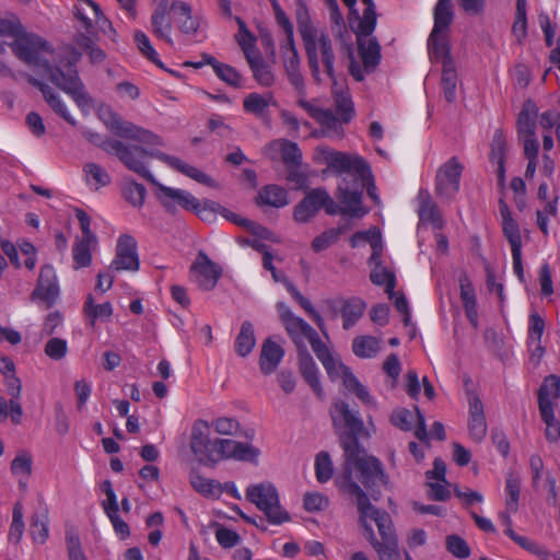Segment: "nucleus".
Segmentation results:
<instances>
[{
    "label": "nucleus",
    "mask_w": 560,
    "mask_h": 560,
    "mask_svg": "<svg viewBox=\"0 0 560 560\" xmlns=\"http://www.w3.org/2000/svg\"><path fill=\"white\" fill-rule=\"evenodd\" d=\"M94 240H77L72 247L73 256V269L78 270L84 267H89L92 262V254L90 245L95 243Z\"/></svg>",
    "instance_id": "nucleus-42"
},
{
    "label": "nucleus",
    "mask_w": 560,
    "mask_h": 560,
    "mask_svg": "<svg viewBox=\"0 0 560 560\" xmlns=\"http://www.w3.org/2000/svg\"><path fill=\"white\" fill-rule=\"evenodd\" d=\"M361 192L359 190L350 191L346 185H338L336 198L342 206V215L361 219L369 210L362 203Z\"/></svg>",
    "instance_id": "nucleus-19"
},
{
    "label": "nucleus",
    "mask_w": 560,
    "mask_h": 560,
    "mask_svg": "<svg viewBox=\"0 0 560 560\" xmlns=\"http://www.w3.org/2000/svg\"><path fill=\"white\" fill-rule=\"evenodd\" d=\"M453 8L452 0L438 1L433 11L434 26L432 31H435V33L448 32V27L454 20Z\"/></svg>",
    "instance_id": "nucleus-35"
},
{
    "label": "nucleus",
    "mask_w": 560,
    "mask_h": 560,
    "mask_svg": "<svg viewBox=\"0 0 560 560\" xmlns=\"http://www.w3.org/2000/svg\"><path fill=\"white\" fill-rule=\"evenodd\" d=\"M317 160L325 163L328 168L337 174H348V172H362L359 161H365L360 156H353L343 152L335 151L328 147H317Z\"/></svg>",
    "instance_id": "nucleus-15"
},
{
    "label": "nucleus",
    "mask_w": 560,
    "mask_h": 560,
    "mask_svg": "<svg viewBox=\"0 0 560 560\" xmlns=\"http://www.w3.org/2000/svg\"><path fill=\"white\" fill-rule=\"evenodd\" d=\"M83 313L89 318L91 325L94 326L96 319H109L113 314V306L109 302L96 305L92 294H89L83 306Z\"/></svg>",
    "instance_id": "nucleus-40"
},
{
    "label": "nucleus",
    "mask_w": 560,
    "mask_h": 560,
    "mask_svg": "<svg viewBox=\"0 0 560 560\" xmlns=\"http://www.w3.org/2000/svg\"><path fill=\"white\" fill-rule=\"evenodd\" d=\"M256 203L258 206L267 205L275 208H281L289 203L288 192L284 188L278 185H266L264 186L256 197Z\"/></svg>",
    "instance_id": "nucleus-31"
},
{
    "label": "nucleus",
    "mask_w": 560,
    "mask_h": 560,
    "mask_svg": "<svg viewBox=\"0 0 560 560\" xmlns=\"http://www.w3.org/2000/svg\"><path fill=\"white\" fill-rule=\"evenodd\" d=\"M127 145H128V148H132V149L137 148L142 151V152L132 153V155H131V159L136 163L140 164L143 170V171H139L136 173L156 187L158 191L155 192V196H156L158 200L160 201V203L162 205V207L165 209V211L170 214L174 215L177 212V208L175 205L176 198L167 196V191L165 189H170V190H177V189L167 187V186L161 184L160 182H158L156 178L152 175V173L147 168V166L144 164L145 158H148V156L155 158V159L166 163L172 168L180 172L182 174L188 176L189 178H191L200 184H203L208 187H212V188L219 187L218 183L214 179H212L209 175H207L202 171L198 170L197 167L185 163L184 161H182L180 159H178L176 156L166 154L160 150L149 151L145 148L138 145V144H127Z\"/></svg>",
    "instance_id": "nucleus-3"
},
{
    "label": "nucleus",
    "mask_w": 560,
    "mask_h": 560,
    "mask_svg": "<svg viewBox=\"0 0 560 560\" xmlns=\"http://www.w3.org/2000/svg\"><path fill=\"white\" fill-rule=\"evenodd\" d=\"M380 350V341L373 336L355 337L352 341V351L359 358H372Z\"/></svg>",
    "instance_id": "nucleus-43"
},
{
    "label": "nucleus",
    "mask_w": 560,
    "mask_h": 560,
    "mask_svg": "<svg viewBox=\"0 0 560 560\" xmlns=\"http://www.w3.org/2000/svg\"><path fill=\"white\" fill-rule=\"evenodd\" d=\"M428 51L432 62H442V66L454 63L451 56V45L446 32L432 31L428 38Z\"/></svg>",
    "instance_id": "nucleus-23"
},
{
    "label": "nucleus",
    "mask_w": 560,
    "mask_h": 560,
    "mask_svg": "<svg viewBox=\"0 0 560 560\" xmlns=\"http://www.w3.org/2000/svg\"><path fill=\"white\" fill-rule=\"evenodd\" d=\"M316 47L318 55V63L322 62L324 72L332 81V88L337 86V75L335 70L336 55L332 48V43L327 33H320L316 37Z\"/></svg>",
    "instance_id": "nucleus-22"
},
{
    "label": "nucleus",
    "mask_w": 560,
    "mask_h": 560,
    "mask_svg": "<svg viewBox=\"0 0 560 560\" xmlns=\"http://www.w3.org/2000/svg\"><path fill=\"white\" fill-rule=\"evenodd\" d=\"M31 535L34 541H38L40 544L45 542L48 538V526H47V515L43 513L42 515L34 514L32 516L31 522Z\"/></svg>",
    "instance_id": "nucleus-55"
},
{
    "label": "nucleus",
    "mask_w": 560,
    "mask_h": 560,
    "mask_svg": "<svg viewBox=\"0 0 560 560\" xmlns=\"http://www.w3.org/2000/svg\"><path fill=\"white\" fill-rule=\"evenodd\" d=\"M413 413L406 408H398L390 415V422L402 431H411L413 422Z\"/></svg>",
    "instance_id": "nucleus-60"
},
{
    "label": "nucleus",
    "mask_w": 560,
    "mask_h": 560,
    "mask_svg": "<svg viewBox=\"0 0 560 560\" xmlns=\"http://www.w3.org/2000/svg\"><path fill=\"white\" fill-rule=\"evenodd\" d=\"M337 242H338L337 233H335V231H332L331 229H328V230L324 231L322 234H319L318 236H316L312 241L311 246L314 252L319 253L322 250L327 249L328 247H330L331 245H334Z\"/></svg>",
    "instance_id": "nucleus-64"
},
{
    "label": "nucleus",
    "mask_w": 560,
    "mask_h": 560,
    "mask_svg": "<svg viewBox=\"0 0 560 560\" xmlns=\"http://www.w3.org/2000/svg\"><path fill=\"white\" fill-rule=\"evenodd\" d=\"M206 62L211 66L215 74L226 84L240 89L242 88V74L232 66L218 61L214 57L203 54Z\"/></svg>",
    "instance_id": "nucleus-32"
},
{
    "label": "nucleus",
    "mask_w": 560,
    "mask_h": 560,
    "mask_svg": "<svg viewBox=\"0 0 560 560\" xmlns=\"http://www.w3.org/2000/svg\"><path fill=\"white\" fill-rule=\"evenodd\" d=\"M446 549L454 557L459 559H466L470 556L468 544L458 535H450L446 537Z\"/></svg>",
    "instance_id": "nucleus-56"
},
{
    "label": "nucleus",
    "mask_w": 560,
    "mask_h": 560,
    "mask_svg": "<svg viewBox=\"0 0 560 560\" xmlns=\"http://www.w3.org/2000/svg\"><path fill=\"white\" fill-rule=\"evenodd\" d=\"M165 190L167 191V196L176 198L175 205L177 203L179 207L187 211H192L202 221L211 222L215 219L217 214H220L228 221L242 226L246 220L245 218H242L238 214L232 212L217 201L209 199L199 201L191 194L185 190Z\"/></svg>",
    "instance_id": "nucleus-5"
},
{
    "label": "nucleus",
    "mask_w": 560,
    "mask_h": 560,
    "mask_svg": "<svg viewBox=\"0 0 560 560\" xmlns=\"http://www.w3.org/2000/svg\"><path fill=\"white\" fill-rule=\"evenodd\" d=\"M300 56L299 52L291 54L290 56L283 57V65L285 69V73L290 83L298 90H302L304 88L303 75L300 71Z\"/></svg>",
    "instance_id": "nucleus-46"
},
{
    "label": "nucleus",
    "mask_w": 560,
    "mask_h": 560,
    "mask_svg": "<svg viewBox=\"0 0 560 560\" xmlns=\"http://www.w3.org/2000/svg\"><path fill=\"white\" fill-rule=\"evenodd\" d=\"M140 268L137 241L130 234H122L117 240L116 255L108 269L113 271H138Z\"/></svg>",
    "instance_id": "nucleus-13"
},
{
    "label": "nucleus",
    "mask_w": 560,
    "mask_h": 560,
    "mask_svg": "<svg viewBox=\"0 0 560 560\" xmlns=\"http://www.w3.org/2000/svg\"><path fill=\"white\" fill-rule=\"evenodd\" d=\"M540 395L549 404H552L551 397L558 399L560 397V377L556 374H550L545 377L538 390V407L540 408Z\"/></svg>",
    "instance_id": "nucleus-49"
},
{
    "label": "nucleus",
    "mask_w": 560,
    "mask_h": 560,
    "mask_svg": "<svg viewBox=\"0 0 560 560\" xmlns=\"http://www.w3.org/2000/svg\"><path fill=\"white\" fill-rule=\"evenodd\" d=\"M102 119L106 127L109 128L117 137L149 145L164 144L160 136L148 129L136 126L130 121L124 120L118 113L109 108L104 112Z\"/></svg>",
    "instance_id": "nucleus-8"
},
{
    "label": "nucleus",
    "mask_w": 560,
    "mask_h": 560,
    "mask_svg": "<svg viewBox=\"0 0 560 560\" xmlns=\"http://www.w3.org/2000/svg\"><path fill=\"white\" fill-rule=\"evenodd\" d=\"M217 444L219 456H221L220 462L231 457L241 460H255L259 454L255 447L234 440L219 439Z\"/></svg>",
    "instance_id": "nucleus-21"
},
{
    "label": "nucleus",
    "mask_w": 560,
    "mask_h": 560,
    "mask_svg": "<svg viewBox=\"0 0 560 560\" xmlns=\"http://www.w3.org/2000/svg\"><path fill=\"white\" fill-rule=\"evenodd\" d=\"M389 478L382 462L369 455L364 447H355L343 452V464L340 475L335 479L338 490L354 499L370 498L378 501L382 486H387Z\"/></svg>",
    "instance_id": "nucleus-2"
},
{
    "label": "nucleus",
    "mask_w": 560,
    "mask_h": 560,
    "mask_svg": "<svg viewBox=\"0 0 560 560\" xmlns=\"http://www.w3.org/2000/svg\"><path fill=\"white\" fill-rule=\"evenodd\" d=\"M190 271L197 273L196 282L202 291L213 290L222 276V269L203 252H199L190 266Z\"/></svg>",
    "instance_id": "nucleus-16"
},
{
    "label": "nucleus",
    "mask_w": 560,
    "mask_h": 560,
    "mask_svg": "<svg viewBox=\"0 0 560 560\" xmlns=\"http://www.w3.org/2000/svg\"><path fill=\"white\" fill-rule=\"evenodd\" d=\"M366 304L360 298H351L345 301L341 308L342 327L348 330L363 316Z\"/></svg>",
    "instance_id": "nucleus-36"
},
{
    "label": "nucleus",
    "mask_w": 560,
    "mask_h": 560,
    "mask_svg": "<svg viewBox=\"0 0 560 560\" xmlns=\"http://www.w3.org/2000/svg\"><path fill=\"white\" fill-rule=\"evenodd\" d=\"M334 474L332 462L327 452H319L315 458V475L320 483L327 482Z\"/></svg>",
    "instance_id": "nucleus-48"
},
{
    "label": "nucleus",
    "mask_w": 560,
    "mask_h": 560,
    "mask_svg": "<svg viewBox=\"0 0 560 560\" xmlns=\"http://www.w3.org/2000/svg\"><path fill=\"white\" fill-rule=\"evenodd\" d=\"M463 165L456 156L451 158L436 172L435 194L445 199H453L459 189Z\"/></svg>",
    "instance_id": "nucleus-11"
},
{
    "label": "nucleus",
    "mask_w": 560,
    "mask_h": 560,
    "mask_svg": "<svg viewBox=\"0 0 560 560\" xmlns=\"http://www.w3.org/2000/svg\"><path fill=\"white\" fill-rule=\"evenodd\" d=\"M82 135L89 142L101 148L106 153L116 155L118 160L130 171H143L142 166L131 159L132 153L142 152L141 150L137 148H128L127 144L117 139H103L100 133L91 130H83Z\"/></svg>",
    "instance_id": "nucleus-10"
},
{
    "label": "nucleus",
    "mask_w": 560,
    "mask_h": 560,
    "mask_svg": "<svg viewBox=\"0 0 560 560\" xmlns=\"http://www.w3.org/2000/svg\"><path fill=\"white\" fill-rule=\"evenodd\" d=\"M419 220L421 223H430L433 229L441 230L443 228V219L436 203L432 200L427 190H420L419 196Z\"/></svg>",
    "instance_id": "nucleus-25"
},
{
    "label": "nucleus",
    "mask_w": 560,
    "mask_h": 560,
    "mask_svg": "<svg viewBox=\"0 0 560 560\" xmlns=\"http://www.w3.org/2000/svg\"><path fill=\"white\" fill-rule=\"evenodd\" d=\"M281 159L287 167L301 165L302 152L295 142L284 141L281 148Z\"/></svg>",
    "instance_id": "nucleus-58"
},
{
    "label": "nucleus",
    "mask_w": 560,
    "mask_h": 560,
    "mask_svg": "<svg viewBox=\"0 0 560 560\" xmlns=\"http://www.w3.org/2000/svg\"><path fill=\"white\" fill-rule=\"evenodd\" d=\"M506 139L502 129H497L490 143L489 158L498 167L505 166Z\"/></svg>",
    "instance_id": "nucleus-47"
},
{
    "label": "nucleus",
    "mask_w": 560,
    "mask_h": 560,
    "mask_svg": "<svg viewBox=\"0 0 560 560\" xmlns=\"http://www.w3.org/2000/svg\"><path fill=\"white\" fill-rule=\"evenodd\" d=\"M135 42L142 55L159 68H163L162 61L159 59L158 52L152 47L149 37L141 31L135 33Z\"/></svg>",
    "instance_id": "nucleus-52"
},
{
    "label": "nucleus",
    "mask_w": 560,
    "mask_h": 560,
    "mask_svg": "<svg viewBox=\"0 0 560 560\" xmlns=\"http://www.w3.org/2000/svg\"><path fill=\"white\" fill-rule=\"evenodd\" d=\"M256 345V338L254 332V326L250 322L245 320L240 329L238 335L235 339V351L236 353L245 358L248 355Z\"/></svg>",
    "instance_id": "nucleus-38"
},
{
    "label": "nucleus",
    "mask_w": 560,
    "mask_h": 560,
    "mask_svg": "<svg viewBox=\"0 0 560 560\" xmlns=\"http://www.w3.org/2000/svg\"><path fill=\"white\" fill-rule=\"evenodd\" d=\"M459 289H460V299L463 301V306L476 305V294L475 288L468 275L466 272H462L458 278Z\"/></svg>",
    "instance_id": "nucleus-57"
},
{
    "label": "nucleus",
    "mask_w": 560,
    "mask_h": 560,
    "mask_svg": "<svg viewBox=\"0 0 560 560\" xmlns=\"http://www.w3.org/2000/svg\"><path fill=\"white\" fill-rule=\"evenodd\" d=\"M457 71L455 63L442 66L441 85L446 102L453 103L456 98Z\"/></svg>",
    "instance_id": "nucleus-41"
},
{
    "label": "nucleus",
    "mask_w": 560,
    "mask_h": 560,
    "mask_svg": "<svg viewBox=\"0 0 560 560\" xmlns=\"http://www.w3.org/2000/svg\"><path fill=\"white\" fill-rule=\"evenodd\" d=\"M284 355V349L271 337L267 338L262 346L259 358V368L265 375L275 372Z\"/></svg>",
    "instance_id": "nucleus-24"
},
{
    "label": "nucleus",
    "mask_w": 560,
    "mask_h": 560,
    "mask_svg": "<svg viewBox=\"0 0 560 560\" xmlns=\"http://www.w3.org/2000/svg\"><path fill=\"white\" fill-rule=\"evenodd\" d=\"M361 1L365 5V9L363 10L362 15L359 14L357 25H353V27H360L363 35H372L375 30L377 20L375 3L373 0Z\"/></svg>",
    "instance_id": "nucleus-44"
},
{
    "label": "nucleus",
    "mask_w": 560,
    "mask_h": 560,
    "mask_svg": "<svg viewBox=\"0 0 560 560\" xmlns=\"http://www.w3.org/2000/svg\"><path fill=\"white\" fill-rule=\"evenodd\" d=\"M192 488L205 495H215L221 493V483L213 479H207L199 475L190 478Z\"/></svg>",
    "instance_id": "nucleus-53"
},
{
    "label": "nucleus",
    "mask_w": 560,
    "mask_h": 560,
    "mask_svg": "<svg viewBox=\"0 0 560 560\" xmlns=\"http://www.w3.org/2000/svg\"><path fill=\"white\" fill-rule=\"evenodd\" d=\"M246 499L264 512L269 523L280 525L290 521L289 513L280 505L279 493L273 485L266 482L249 486Z\"/></svg>",
    "instance_id": "nucleus-6"
},
{
    "label": "nucleus",
    "mask_w": 560,
    "mask_h": 560,
    "mask_svg": "<svg viewBox=\"0 0 560 560\" xmlns=\"http://www.w3.org/2000/svg\"><path fill=\"white\" fill-rule=\"evenodd\" d=\"M10 46L21 60L42 67L48 80L70 95L80 109L83 112L90 109L93 100L86 92L85 85L79 75L77 65L82 54L75 47H65L58 52L52 65L39 56L40 50L47 49V43L35 34L26 33L25 30Z\"/></svg>",
    "instance_id": "nucleus-1"
},
{
    "label": "nucleus",
    "mask_w": 560,
    "mask_h": 560,
    "mask_svg": "<svg viewBox=\"0 0 560 560\" xmlns=\"http://www.w3.org/2000/svg\"><path fill=\"white\" fill-rule=\"evenodd\" d=\"M505 490H506V495H508L506 506L510 511L515 512L517 510L520 492H521L520 479L510 475L509 478L506 479Z\"/></svg>",
    "instance_id": "nucleus-59"
},
{
    "label": "nucleus",
    "mask_w": 560,
    "mask_h": 560,
    "mask_svg": "<svg viewBox=\"0 0 560 560\" xmlns=\"http://www.w3.org/2000/svg\"><path fill=\"white\" fill-rule=\"evenodd\" d=\"M10 469L13 475L24 474L30 476L32 474V456L22 452L11 462Z\"/></svg>",
    "instance_id": "nucleus-63"
},
{
    "label": "nucleus",
    "mask_w": 560,
    "mask_h": 560,
    "mask_svg": "<svg viewBox=\"0 0 560 560\" xmlns=\"http://www.w3.org/2000/svg\"><path fill=\"white\" fill-rule=\"evenodd\" d=\"M28 82L37 88L45 101L47 102V104L50 106V108L57 114L59 115L60 117H62L68 124H70L71 126H75L77 125V121L74 120V118L68 113L67 110V107L66 105L62 103L60 96L54 92V90L46 83L37 80V79H34V78H30L28 79Z\"/></svg>",
    "instance_id": "nucleus-26"
},
{
    "label": "nucleus",
    "mask_w": 560,
    "mask_h": 560,
    "mask_svg": "<svg viewBox=\"0 0 560 560\" xmlns=\"http://www.w3.org/2000/svg\"><path fill=\"white\" fill-rule=\"evenodd\" d=\"M540 416L546 424V439L553 443L560 439V421L555 418L553 405L540 395Z\"/></svg>",
    "instance_id": "nucleus-33"
},
{
    "label": "nucleus",
    "mask_w": 560,
    "mask_h": 560,
    "mask_svg": "<svg viewBox=\"0 0 560 560\" xmlns=\"http://www.w3.org/2000/svg\"><path fill=\"white\" fill-rule=\"evenodd\" d=\"M171 13H173L175 18V4L168 3L167 0H160L151 15V25L152 32L156 37L173 45V40L170 37V33L173 28Z\"/></svg>",
    "instance_id": "nucleus-18"
},
{
    "label": "nucleus",
    "mask_w": 560,
    "mask_h": 560,
    "mask_svg": "<svg viewBox=\"0 0 560 560\" xmlns=\"http://www.w3.org/2000/svg\"><path fill=\"white\" fill-rule=\"evenodd\" d=\"M175 21L178 22V28L184 34H195L199 28V20L192 16L189 3L175 4Z\"/></svg>",
    "instance_id": "nucleus-37"
},
{
    "label": "nucleus",
    "mask_w": 560,
    "mask_h": 560,
    "mask_svg": "<svg viewBox=\"0 0 560 560\" xmlns=\"http://www.w3.org/2000/svg\"><path fill=\"white\" fill-rule=\"evenodd\" d=\"M218 440L209 438V425L206 421H198L194 424L190 436V450L199 463L214 466L220 462Z\"/></svg>",
    "instance_id": "nucleus-9"
},
{
    "label": "nucleus",
    "mask_w": 560,
    "mask_h": 560,
    "mask_svg": "<svg viewBox=\"0 0 560 560\" xmlns=\"http://www.w3.org/2000/svg\"><path fill=\"white\" fill-rule=\"evenodd\" d=\"M320 199L318 188L311 189L304 198L294 207L293 218L299 223L308 222L319 210Z\"/></svg>",
    "instance_id": "nucleus-28"
},
{
    "label": "nucleus",
    "mask_w": 560,
    "mask_h": 560,
    "mask_svg": "<svg viewBox=\"0 0 560 560\" xmlns=\"http://www.w3.org/2000/svg\"><path fill=\"white\" fill-rule=\"evenodd\" d=\"M370 280L376 285H385V291L392 298L396 287V277L394 272L386 268L375 269L370 275Z\"/></svg>",
    "instance_id": "nucleus-51"
},
{
    "label": "nucleus",
    "mask_w": 560,
    "mask_h": 560,
    "mask_svg": "<svg viewBox=\"0 0 560 560\" xmlns=\"http://www.w3.org/2000/svg\"><path fill=\"white\" fill-rule=\"evenodd\" d=\"M245 59L253 72V77L258 84L265 88H269L275 83V75L271 68L265 61L261 54H252L245 51Z\"/></svg>",
    "instance_id": "nucleus-27"
},
{
    "label": "nucleus",
    "mask_w": 560,
    "mask_h": 560,
    "mask_svg": "<svg viewBox=\"0 0 560 560\" xmlns=\"http://www.w3.org/2000/svg\"><path fill=\"white\" fill-rule=\"evenodd\" d=\"M277 310L279 312L280 320L282 322L284 329L294 343L296 350L307 348L304 342V338L307 339L315 329L303 318L295 316L285 303L278 302Z\"/></svg>",
    "instance_id": "nucleus-12"
},
{
    "label": "nucleus",
    "mask_w": 560,
    "mask_h": 560,
    "mask_svg": "<svg viewBox=\"0 0 560 560\" xmlns=\"http://www.w3.org/2000/svg\"><path fill=\"white\" fill-rule=\"evenodd\" d=\"M22 510V504L20 502H16L13 508L12 524L9 532V538L11 540L14 539L16 544L21 540V537L24 532Z\"/></svg>",
    "instance_id": "nucleus-61"
},
{
    "label": "nucleus",
    "mask_w": 560,
    "mask_h": 560,
    "mask_svg": "<svg viewBox=\"0 0 560 560\" xmlns=\"http://www.w3.org/2000/svg\"><path fill=\"white\" fill-rule=\"evenodd\" d=\"M59 285L55 268L46 264L40 267L36 287L31 294L32 300H40L46 307H51L59 296Z\"/></svg>",
    "instance_id": "nucleus-14"
},
{
    "label": "nucleus",
    "mask_w": 560,
    "mask_h": 560,
    "mask_svg": "<svg viewBox=\"0 0 560 560\" xmlns=\"http://www.w3.org/2000/svg\"><path fill=\"white\" fill-rule=\"evenodd\" d=\"M372 515L382 539L380 540V545L388 546L398 542L390 515L386 511L380 510L378 508L373 510Z\"/></svg>",
    "instance_id": "nucleus-29"
},
{
    "label": "nucleus",
    "mask_w": 560,
    "mask_h": 560,
    "mask_svg": "<svg viewBox=\"0 0 560 560\" xmlns=\"http://www.w3.org/2000/svg\"><path fill=\"white\" fill-rule=\"evenodd\" d=\"M502 231L511 245V250L522 249L520 228L513 218L502 220Z\"/></svg>",
    "instance_id": "nucleus-54"
},
{
    "label": "nucleus",
    "mask_w": 560,
    "mask_h": 560,
    "mask_svg": "<svg viewBox=\"0 0 560 560\" xmlns=\"http://www.w3.org/2000/svg\"><path fill=\"white\" fill-rule=\"evenodd\" d=\"M67 341L61 338H51L45 346V353L52 360H61L67 354Z\"/></svg>",
    "instance_id": "nucleus-62"
},
{
    "label": "nucleus",
    "mask_w": 560,
    "mask_h": 560,
    "mask_svg": "<svg viewBox=\"0 0 560 560\" xmlns=\"http://www.w3.org/2000/svg\"><path fill=\"white\" fill-rule=\"evenodd\" d=\"M358 513H359V523L363 528L364 535L372 547H380V540L376 538L372 526L369 524L368 518L373 520V510H376V506L372 505L370 502V498H362L360 500H354Z\"/></svg>",
    "instance_id": "nucleus-30"
},
{
    "label": "nucleus",
    "mask_w": 560,
    "mask_h": 560,
    "mask_svg": "<svg viewBox=\"0 0 560 560\" xmlns=\"http://www.w3.org/2000/svg\"><path fill=\"white\" fill-rule=\"evenodd\" d=\"M331 420L343 452L361 446L359 438L365 433V428L358 411L340 400L334 404Z\"/></svg>",
    "instance_id": "nucleus-4"
},
{
    "label": "nucleus",
    "mask_w": 560,
    "mask_h": 560,
    "mask_svg": "<svg viewBox=\"0 0 560 560\" xmlns=\"http://www.w3.org/2000/svg\"><path fill=\"white\" fill-rule=\"evenodd\" d=\"M295 20L298 31L304 44L307 65L311 70L312 78L317 84H320L323 80L320 69H318V55L316 47L317 30L312 24L306 4L296 5Z\"/></svg>",
    "instance_id": "nucleus-7"
},
{
    "label": "nucleus",
    "mask_w": 560,
    "mask_h": 560,
    "mask_svg": "<svg viewBox=\"0 0 560 560\" xmlns=\"http://www.w3.org/2000/svg\"><path fill=\"white\" fill-rule=\"evenodd\" d=\"M122 194L129 203H131L133 207L140 208L144 203L147 189L142 184L130 180L126 183Z\"/></svg>",
    "instance_id": "nucleus-50"
},
{
    "label": "nucleus",
    "mask_w": 560,
    "mask_h": 560,
    "mask_svg": "<svg viewBox=\"0 0 560 560\" xmlns=\"http://www.w3.org/2000/svg\"><path fill=\"white\" fill-rule=\"evenodd\" d=\"M538 108L536 104L528 100L524 103L522 110L517 117L518 133L525 137L535 136L536 121Z\"/></svg>",
    "instance_id": "nucleus-34"
},
{
    "label": "nucleus",
    "mask_w": 560,
    "mask_h": 560,
    "mask_svg": "<svg viewBox=\"0 0 560 560\" xmlns=\"http://www.w3.org/2000/svg\"><path fill=\"white\" fill-rule=\"evenodd\" d=\"M275 100L271 93L264 95L258 93L248 94L243 101L244 110L256 116H264L270 104H273Z\"/></svg>",
    "instance_id": "nucleus-39"
},
{
    "label": "nucleus",
    "mask_w": 560,
    "mask_h": 560,
    "mask_svg": "<svg viewBox=\"0 0 560 560\" xmlns=\"http://www.w3.org/2000/svg\"><path fill=\"white\" fill-rule=\"evenodd\" d=\"M298 365L304 381L312 387L318 398H323L324 389L320 385L318 369L307 348L298 350Z\"/></svg>",
    "instance_id": "nucleus-20"
},
{
    "label": "nucleus",
    "mask_w": 560,
    "mask_h": 560,
    "mask_svg": "<svg viewBox=\"0 0 560 560\" xmlns=\"http://www.w3.org/2000/svg\"><path fill=\"white\" fill-rule=\"evenodd\" d=\"M351 30L357 36L358 52L365 72H373L381 61V46L377 38L372 35H363L360 27H353V24H351Z\"/></svg>",
    "instance_id": "nucleus-17"
},
{
    "label": "nucleus",
    "mask_w": 560,
    "mask_h": 560,
    "mask_svg": "<svg viewBox=\"0 0 560 560\" xmlns=\"http://www.w3.org/2000/svg\"><path fill=\"white\" fill-rule=\"evenodd\" d=\"M336 110L343 124H348L354 116V107L350 95L343 90L337 91L332 89Z\"/></svg>",
    "instance_id": "nucleus-45"
}]
</instances>
